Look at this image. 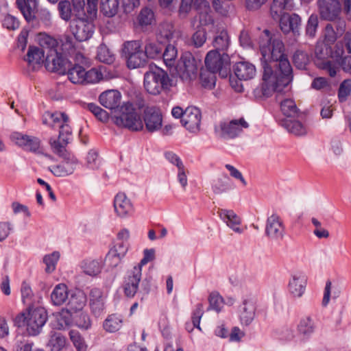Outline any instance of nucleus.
Segmentation results:
<instances>
[{
  "label": "nucleus",
  "instance_id": "obj_1",
  "mask_svg": "<svg viewBox=\"0 0 351 351\" xmlns=\"http://www.w3.org/2000/svg\"><path fill=\"white\" fill-rule=\"evenodd\" d=\"M263 68V83L254 90L256 99H265L274 92H282L293 80V69L285 54V45L278 37L265 29L259 36Z\"/></svg>",
  "mask_w": 351,
  "mask_h": 351
},
{
  "label": "nucleus",
  "instance_id": "obj_2",
  "mask_svg": "<svg viewBox=\"0 0 351 351\" xmlns=\"http://www.w3.org/2000/svg\"><path fill=\"white\" fill-rule=\"evenodd\" d=\"M137 110L133 104L124 103L119 109L114 111L112 117L114 123L121 128H128L132 131H138L143 128V123L141 118L140 109L144 106V101L141 100L138 104Z\"/></svg>",
  "mask_w": 351,
  "mask_h": 351
},
{
  "label": "nucleus",
  "instance_id": "obj_3",
  "mask_svg": "<svg viewBox=\"0 0 351 351\" xmlns=\"http://www.w3.org/2000/svg\"><path fill=\"white\" fill-rule=\"evenodd\" d=\"M47 311L36 303H29L23 312V326L29 335L39 334L47 320Z\"/></svg>",
  "mask_w": 351,
  "mask_h": 351
},
{
  "label": "nucleus",
  "instance_id": "obj_4",
  "mask_svg": "<svg viewBox=\"0 0 351 351\" xmlns=\"http://www.w3.org/2000/svg\"><path fill=\"white\" fill-rule=\"evenodd\" d=\"M143 84L148 93L157 95L171 86V80L166 71L156 67L145 73Z\"/></svg>",
  "mask_w": 351,
  "mask_h": 351
},
{
  "label": "nucleus",
  "instance_id": "obj_5",
  "mask_svg": "<svg viewBox=\"0 0 351 351\" xmlns=\"http://www.w3.org/2000/svg\"><path fill=\"white\" fill-rule=\"evenodd\" d=\"M66 74L69 80L73 84H90L97 83L102 79V73L96 69L86 71L78 64H73L66 69Z\"/></svg>",
  "mask_w": 351,
  "mask_h": 351
},
{
  "label": "nucleus",
  "instance_id": "obj_6",
  "mask_svg": "<svg viewBox=\"0 0 351 351\" xmlns=\"http://www.w3.org/2000/svg\"><path fill=\"white\" fill-rule=\"evenodd\" d=\"M198 68L197 60L191 52L186 51L182 53L175 69L177 75L182 81L190 82L196 79Z\"/></svg>",
  "mask_w": 351,
  "mask_h": 351
},
{
  "label": "nucleus",
  "instance_id": "obj_7",
  "mask_svg": "<svg viewBox=\"0 0 351 351\" xmlns=\"http://www.w3.org/2000/svg\"><path fill=\"white\" fill-rule=\"evenodd\" d=\"M205 64L207 69L219 73L222 77H226L230 72V58L226 53L221 54L217 51H209L205 58Z\"/></svg>",
  "mask_w": 351,
  "mask_h": 351
},
{
  "label": "nucleus",
  "instance_id": "obj_8",
  "mask_svg": "<svg viewBox=\"0 0 351 351\" xmlns=\"http://www.w3.org/2000/svg\"><path fill=\"white\" fill-rule=\"evenodd\" d=\"M319 18L328 22L345 21L341 16L342 8L339 0H317Z\"/></svg>",
  "mask_w": 351,
  "mask_h": 351
},
{
  "label": "nucleus",
  "instance_id": "obj_9",
  "mask_svg": "<svg viewBox=\"0 0 351 351\" xmlns=\"http://www.w3.org/2000/svg\"><path fill=\"white\" fill-rule=\"evenodd\" d=\"M60 132L57 140H51L50 144L53 152L58 156L66 158L68 156L65 147L69 143L72 134L71 127L67 123L60 125Z\"/></svg>",
  "mask_w": 351,
  "mask_h": 351
},
{
  "label": "nucleus",
  "instance_id": "obj_10",
  "mask_svg": "<svg viewBox=\"0 0 351 351\" xmlns=\"http://www.w3.org/2000/svg\"><path fill=\"white\" fill-rule=\"evenodd\" d=\"M69 66H71V62L64 58L61 53L47 54L45 67L48 71L64 75Z\"/></svg>",
  "mask_w": 351,
  "mask_h": 351
},
{
  "label": "nucleus",
  "instance_id": "obj_11",
  "mask_svg": "<svg viewBox=\"0 0 351 351\" xmlns=\"http://www.w3.org/2000/svg\"><path fill=\"white\" fill-rule=\"evenodd\" d=\"M94 32V25L92 21L84 17L76 19L74 26L72 27V32L75 39L80 42L88 40Z\"/></svg>",
  "mask_w": 351,
  "mask_h": 351
},
{
  "label": "nucleus",
  "instance_id": "obj_12",
  "mask_svg": "<svg viewBox=\"0 0 351 351\" xmlns=\"http://www.w3.org/2000/svg\"><path fill=\"white\" fill-rule=\"evenodd\" d=\"M143 120L145 128L149 132L158 131L162 128V113L156 107H147L144 110Z\"/></svg>",
  "mask_w": 351,
  "mask_h": 351
},
{
  "label": "nucleus",
  "instance_id": "obj_13",
  "mask_svg": "<svg viewBox=\"0 0 351 351\" xmlns=\"http://www.w3.org/2000/svg\"><path fill=\"white\" fill-rule=\"evenodd\" d=\"M346 30V21H337L327 23L324 30V43L328 45H333L339 38L343 36Z\"/></svg>",
  "mask_w": 351,
  "mask_h": 351
},
{
  "label": "nucleus",
  "instance_id": "obj_14",
  "mask_svg": "<svg viewBox=\"0 0 351 351\" xmlns=\"http://www.w3.org/2000/svg\"><path fill=\"white\" fill-rule=\"evenodd\" d=\"M201 117L200 110L196 107L191 106L185 109L181 122L187 130L195 132L199 128Z\"/></svg>",
  "mask_w": 351,
  "mask_h": 351
},
{
  "label": "nucleus",
  "instance_id": "obj_15",
  "mask_svg": "<svg viewBox=\"0 0 351 351\" xmlns=\"http://www.w3.org/2000/svg\"><path fill=\"white\" fill-rule=\"evenodd\" d=\"M247 127V123L243 118L229 123H222L220 125V136L226 138H232L242 131V128Z\"/></svg>",
  "mask_w": 351,
  "mask_h": 351
},
{
  "label": "nucleus",
  "instance_id": "obj_16",
  "mask_svg": "<svg viewBox=\"0 0 351 351\" xmlns=\"http://www.w3.org/2000/svg\"><path fill=\"white\" fill-rule=\"evenodd\" d=\"M276 21H279L280 28L284 34H287L291 32L295 36L299 35L301 19L298 14H285Z\"/></svg>",
  "mask_w": 351,
  "mask_h": 351
},
{
  "label": "nucleus",
  "instance_id": "obj_17",
  "mask_svg": "<svg viewBox=\"0 0 351 351\" xmlns=\"http://www.w3.org/2000/svg\"><path fill=\"white\" fill-rule=\"evenodd\" d=\"M128 245L125 242H119L114 245L107 254L105 261L111 267H117L126 255Z\"/></svg>",
  "mask_w": 351,
  "mask_h": 351
},
{
  "label": "nucleus",
  "instance_id": "obj_18",
  "mask_svg": "<svg viewBox=\"0 0 351 351\" xmlns=\"http://www.w3.org/2000/svg\"><path fill=\"white\" fill-rule=\"evenodd\" d=\"M121 95L117 90H108L102 93L99 97L100 104L111 110L112 114L120 108Z\"/></svg>",
  "mask_w": 351,
  "mask_h": 351
},
{
  "label": "nucleus",
  "instance_id": "obj_19",
  "mask_svg": "<svg viewBox=\"0 0 351 351\" xmlns=\"http://www.w3.org/2000/svg\"><path fill=\"white\" fill-rule=\"evenodd\" d=\"M141 278V269L139 267H134L123 285V291L126 297L133 298L135 295L138 289Z\"/></svg>",
  "mask_w": 351,
  "mask_h": 351
},
{
  "label": "nucleus",
  "instance_id": "obj_20",
  "mask_svg": "<svg viewBox=\"0 0 351 351\" xmlns=\"http://www.w3.org/2000/svg\"><path fill=\"white\" fill-rule=\"evenodd\" d=\"M26 56L27 58H23V60L27 62V69L29 71L38 69L44 62V51L38 47L29 46Z\"/></svg>",
  "mask_w": 351,
  "mask_h": 351
},
{
  "label": "nucleus",
  "instance_id": "obj_21",
  "mask_svg": "<svg viewBox=\"0 0 351 351\" xmlns=\"http://www.w3.org/2000/svg\"><path fill=\"white\" fill-rule=\"evenodd\" d=\"M36 13L37 0H23V18L32 28L39 25V20L36 16Z\"/></svg>",
  "mask_w": 351,
  "mask_h": 351
},
{
  "label": "nucleus",
  "instance_id": "obj_22",
  "mask_svg": "<svg viewBox=\"0 0 351 351\" xmlns=\"http://www.w3.org/2000/svg\"><path fill=\"white\" fill-rule=\"evenodd\" d=\"M36 40L41 47V50H47V54L53 53L58 51L59 42L53 36L45 32H40L36 35Z\"/></svg>",
  "mask_w": 351,
  "mask_h": 351
},
{
  "label": "nucleus",
  "instance_id": "obj_23",
  "mask_svg": "<svg viewBox=\"0 0 351 351\" xmlns=\"http://www.w3.org/2000/svg\"><path fill=\"white\" fill-rule=\"evenodd\" d=\"M234 72L240 80H249L256 75L255 66L248 62H239L234 66Z\"/></svg>",
  "mask_w": 351,
  "mask_h": 351
},
{
  "label": "nucleus",
  "instance_id": "obj_24",
  "mask_svg": "<svg viewBox=\"0 0 351 351\" xmlns=\"http://www.w3.org/2000/svg\"><path fill=\"white\" fill-rule=\"evenodd\" d=\"M68 299L66 308L73 313L82 311L86 303V295L80 290H75Z\"/></svg>",
  "mask_w": 351,
  "mask_h": 351
},
{
  "label": "nucleus",
  "instance_id": "obj_25",
  "mask_svg": "<svg viewBox=\"0 0 351 351\" xmlns=\"http://www.w3.org/2000/svg\"><path fill=\"white\" fill-rule=\"evenodd\" d=\"M90 306L95 316H100L104 310L103 294L97 288L92 289L90 294Z\"/></svg>",
  "mask_w": 351,
  "mask_h": 351
},
{
  "label": "nucleus",
  "instance_id": "obj_26",
  "mask_svg": "<svg viewBox=\"0 0 351 351\" xmlns=\"http://www.w3.org/2000/svg\"><path fill=\"white\" fill-rule=\"evenodd\" d=\"M284 228L278 216L273 215L267 219L266 226L267 234L274 239L282 238Z\"/></svg>",
  "mask_w": 351,
  "mask_h": 351
},
{
  "label": "nucleus",
  "instance_id": "obj_27",
  "mask_svg": "<svg viewBox=\"0 0 351 351\" xmlns=\"http://www.w3.org/2000/svg\"><path fill=\"white\" fill-rule=\"evenodd\" d=\"M132 205L125 193H119L114 200V208L120 217H125L132 210Z\"/></svg>",
  "mask_w": 351,
  "mask_h": 351
},
{
  "label": "nucleus",
  "instance_id": "obj_28",
  "mask_svg": "<svg viewBox=\"0 0 351 351\" xmlns=\"http://www.w3.org/2000/svg\"><path fill=\"white\" fill-rule=\"evenodd\" d=\"M291 0H273L270 7V14L273 19L277 20L280 16L287 14L286 11L292 8Z\"/></svg>",
  "mask_w": 351,
  "mask_h": 351
},
{
  "label": "nucleus",
  "instance_id": "obj_29",
  "mask_svg": "<svg viewBox=\"0 0 351 351\" xmlns=\"http://www.w3.org/2000/svg\"><path fill=\"white\" fill-rule=\"evenodd\" d=\"M306 286L304 276H293V279L289 283V291L293 297L300 298L303 295Z\"/></svg>",
  "mask_w": 351,
  "mask_h": 351
},
{
  "label": "nucleus",
  "instance_id": "obj_30",
  "mask_svg": "<svg viewBox=\"0 0 351 351\" xmlns=\"http://www.w3.org/2000/svg\"><path fill=\"white\" fill-rule=\"evenodd\" d=\"M256 306L255 303L251 299L245 300L243 306L240 310V317L242 322L249 325L254 318Z\"/></svg>",
  "mask_w": 351,
  "mask_h": 351
},
{
  "label": "nucleus",
  "instance_id": "obj_31",
  "mask_svg": "<svg viewBox=\"0 0 351 351\" xmlns=\"http://www.w3.org/2000/svg\"><path fill=\"white\" fill-rule=\"evenodd\" d=\"M230 45V36L228 34V32L225 29H223L220 32H218L216 36L214 37L213 41V46L215 48L213 51H222L225 53L226 51L228 50Z\"/></svg>",
  "mask_w": 351,
  "mask_h": 351
},
{
  "label": "nucleus",
  "instance_id": "obj_32",
  "mask_svg": "<svg viewBox=\"0 0 351 351\" xmlns=\"http://www.w3.org/2000/svg\"><path fill=\"white\" fill-rule=\"evenodd\" d=\"M69 121V117L63 112H56L53 113L47 112L43 116V123L45 125H49L52 127L67 123Z\"/></svg>",
  "mask_w": 351,
  "mask_h": 351
},
{
  "label": "nucleus",
  "instance_id": "obj_33",
  "mask_svg": "<svg viewBox=\"0 0 351 351\" xmlns=\"http://www.w3.org/2000/svg\"><path fill=\"white\" fill-rule=\"evenodd\" d=\"M52 303L60 306L68 299V288L64 284L56 285L51 294Z\"/></svg>",
  "mask_w": 351,
  "mask_h": 351
},
{
  "label": "nucleus",
  "instance_id": "obj_34",
  "mask_svg": "<svg viewBox=\"0 0 351 351\" xmlns=\"http://www.w3.org/2000/svg\"><path fill=\"white\" fill-rule=\"evenodd\" d=\"M163 48L161 43L147 40L143 51L145 55H146L147 59H154L161 56Z\"/></svg>",
  "mask_w": 351,
  "mask_h": 351
},
{
  "label": "nucleus",
  "instance_id": "obj_35",
  "mask_svg": "<svg viewBox=\"0 0 351 351\" xmlns=\"http://www.w3.org/2000/svg\"><path fill=\"white\" fill-rule=\"evenodd\" d=\"M125 60H126L127 66L130 69L143 67L147 62L143 50L125 58Z\"/></svg>",
  "mask_w": 351,
  "mask_h": 351
},
{
  "label": "nucleus",
  "instance_id": "obj_36",
  "mask_svg": "<svg viewBox=\"0 0 351 351\" xmlns=\"http://www.w3.org/2000/svg\"><path fill=\"white\" fill-rule=\"evenodd\" d=\"M142 50L143 49L141 40H135L125 41L122 45L121 55L125 58Z\"/></svg>",
  "mask_w": 351,
  "mask_h": 351
},
{
  "label": "nucleus",
  "instance_id": "obj_37",
  "mask_svg": "<svg viewBox=\"0 0 351 351\" xmlns=\"http://www.w3.org/2000/svg\"><path fill=\"white\" fill-rule=\"evenodd\" d=\"M119 6V0H101V12L108 17L114 16L118 12Z\"/></svg>",
  "mask_w": 351,
  "mask_h": 351
},
{
  "label": "nucleus",
  "instance_id": "obj_38",
  "mask_svg": "<svg viewBox=\"0 0 351 351\" xmlns=\"http://www.w3.org/2000/svg\"><path fill=\"white\" fill-rule=\"evenodd\" d=\"M66 339L59 332H53L49 340L47 346L51 351H61L66 346Z\"/></svg>",
  "mask_w": 351,
  "mask_h": 351
},
{
  "label": "nucleus",
  "instance_id": "obj_39",
  "mask_svg": "<svg viewBox=\"0 0 351 351\" xmlns=\"http://www.w3.org/2000/svg\"><path fill=\"white\" fill-rule=\"evenodd\" d=\"M51 171L56 176H66L74 171V165L69 161L63 162L60 165L53 166Z\"/></svg>",
  "mask_w": 351,
  "mask_h": 351
},
{
  "label": "nucleus",
  "instance_id": "obj_40",
  "mask_svg": "<svg viewBox=\"0 0 351 351\" xmlns=\"http://www.w3.org/2000/svg\"><path fill=\"white\" fill-rule=\"evenodd\" d=\"M215 73L216 72L209 69L202 71L199 75L202 86L208 89L214 88L216 82Z\"/></svg>",
  "mask_w": 351,
  "mask_h": 351
},
{
  "label": "nucleus",
  "instance_id": "obj_41",
  "mask_svg": "<svg viewBox=\"0 0 351 351\" xmlns=\"http://www.w3.org/2000/svg\"><path fill=\"white\" fill-rule=\"evenodd\" d=\"M58 10L60 18L66 22L71 20L72 5L71 3L68 0H62L58 4Z\"/></svg>",
  "mask_w": 351,
  "mask_h": 351
},
{
  "label": "nucleus",
  "instance_id": "obj_42",
  "mask_svg": "<svg viewBox=\"0 0 351 351\" xmlns=\"http://www.w3.org/2000/svg\"><path fill=\"white\" fill-rule=\"evenodd\" d=\"M103 326L106 331L115 332L121 328L122 320L115 315H110L104 321Z\"/></svg>",
  "mask_w": 351,
  "mask_h": 351
},
{
  "label": "nucleus",
  "instance_id": "obj_43",
  "mask_svg": "<svg viewBox=\"0 0 351 351\" xmlns=\"http://www.w3.org/2000/svg\"><path fill=\"white\" fill-rule=\"evenodd\" d=\"M293 61L298 69H306V66L310 62V58L306 52L298 49L293 54Z\"/></svg>",
  "mask_w": 351,
  "mask_h": 351
},
{
  "label": "nucleus",
  "instance_id": "obj_44",
  "mask_svg": "<svg viewBox=\"0 0 351 351\" xmlns=\"http://www.w3.org/2000/svg\"><path fill=\"white\" fill-rule=\"evenodd\" d=\"M61 43V51L64 54L69 56L74 55L75 53V45L73 38L69 35H63L60 40Z\"/></svg>",
  "mask_w": 351,
  "mask_h": 351
},
{
  "label": "nucleus",
  "instance_id": "obj_45",
  "mask_svg": "<svg viewBox=\"0 0 351 351\" xmlns=\"http://www.w3.org/2000/svg\"><path fill=\"white\" fill-rule=\"evenodd\" d=\"M280 108L282 113L287 117H295L298 115V108L292 99H287L282 101L280 104Z\"/></svg>",
  "mask_w": 351,
  "mask_h": 351
},
{
  "label": "nucleus",
  "instance_id": "obj_46",
  "mask_svg": "<svg viewBox=\"0 0 351 351\" xmlns=\"http://www.w3.org/2000/svg\"><path fill=\"white\" fill-rule=\"evenodd\" d=\"M73 313L64 308L61 310L58 317V328L64 329L69 326L73 321L72 314Z\"/></svg>",
  "mask_w": 351,
  "mask_h": 351
},
{
  "label": "nucleus",
  "instance_id": "obj_47",
  "mask_svg": "<svg viewBox=\"0 0 351 351\" xmlns=\"http://www.w3.org/2000/svg\"><path fill=\"white\" fill-rule=\"evenodd\" d=\"M178 52L176 47L173 45H168L166 46L162 58L165 63L168 66L174 65Z\"/></svg>",
  "mask_w": 351,
  "mask_h": 351
},
{
  "label": "nucleus",
  "instance_id": "obj_48",
  "mask_svg": "<svg viewBox=\"0 0 351 351\" xmlns=\"http://www.w3.org/2000/svg\"><path fill=\"white\" fill-rule=\"evenodd\" d=\"M351 93V79L343 80L339 85L338 99L340 103L345 102Z\"/></svg>",
  "mask_w": 351,
  "mask_h": 351
},
{
  "label": "nucleus",
  "instance_id": "obj_49",
  "mask_svg": "<svg viewBox=\"0 0 351 351\" xmlns=\"http://www.w3.org/2000/svg\"><path fill=\"white\" fill-rule=\"evenodd\" d=\"M206 40V30L203 27L197 29L191 38V43L196 48L202 47Z\"/></svg>",
  "mask_w": 351,
  "mask_h": 351
},
{
  "label": "nucleus",
  "instance_id": "obj_50",
  "mask_svg": "<svg viewBox=\"0 0 351 351\" xmlns=\"http://www.w3.org/2000/svg\"><path fill=\"white\" fill-rule=\"evenodd\" d=\"M154 19V12L148 8H143L138 16V21L141 27L151 25Z\"/></svg>",
  "mask_w": 351,
  "mask_h": 351
},
{
  "label": "nucleus",
  "instance_id": "obj_51",
  "mask_svg": "<svg viewBox=\"0 0 351 351\" xmlns=\"http://www.w3.org/2000/svg\"><path fill=\"white\" fill-rule=\"evenodd\" d=\"M40 140L35 137L28 135H23V147L26 149L36 152L40 148Z\"/></svg>",
  "mask_w": 351,
  "mask_h": 351
},
{
  "label": "nucleus",
  "instance_id": "obj_52",
  "mask_svg": "<svg viewBox=\"0 0 351 351\" xmlns=\"http://www.w3.org/2000/svg\"><path fill=\"white\" fill-rule=\"evenodd\" d=\"M318 16L316 14H311L308 18L307 24L306 26V36L314 38L316 35L317 29L318 27Z\"/></svg>",
  "mask_w": 351,
  "mask_h": 351
},
{
  "label": "nucleus",
  "instance_id": "obj_53",
  "mask_svg": "<svg viewBox=\"0 0 351 351\" xmlns=\"http://www.w3.org/2000/svg\"><path fill=\"white\" fill-rule=\"evenodd\" d=\"M86 107L101 122H106L108 120V113L97 105L90 103L87 104Z\"/></svg>",
  "mask_w": 351,
  "mask_h": 351
},
{
  "label": "nucleus",
  "instance_id": "obj_54",
  "mask_svg": "<svg viewBox=\"0 0 351 351\" xmlns=\"http://www.w3.org/2000/svg\"><path fill=\"white\" fill-rule=\"evenodd\" d=\"M208 309H213L219 313L223 306V298L217 292H213L208 297Z\"/></svg>",
  "mask_w": 351,
  "mask_h": 351
},
{
  "label": "nucleus",
  "instance_id": "obj_55",
  "mask_svg": "<svg viewBox=\"0 0 351 351\" xmlns=\"http://www.w3.org/2000/svg\"><path fill=\"white\" fill-rule=\"evenodd\" d=\"M174 33L173 26L171 23H164L158 27V34L161 38L170 40L172 39Z\"/></svg>",
  "mask_w": 351,
  "mask_h": 351
},
{
  "label": "nucleus",
  "instance_id": "obj_56",
  "mask_svg": "<svg viewBox=\"0 0 351 351\" xmlns=\"http://www.w3.org/2000/svg\"><path fill=\"white\" fill-rule=\"evenodd\" d=\"M97 58L106 64H111L114 60V55L106 46H100L97 52Z\"/></svg>",
  "mask_w": 351,
  "mask_h": 351
},
{
  "label": "nucleus",
  "instance_id": "obj_57",
  "mask_svg": "<svg viewBox=\"0 0 351 351\" xmlns=\"http://www.w3.org/2000/svg\"><path fill=\"white\" fill-rule=\"evenodd\" d=\"M59 257L60 254L58 252H53L52 254L44 257L43 261L46 265L45 271L47 273H51L54 271L56 264L59 259Z\"/></svg>",
  "mask_w": 351,
  "mask_h": 351
},
{
  "label": "nucleus",
  "instance_id": "obj_58",
  "mask_svg": "<svg viewBox=\"0 0 351 351\" xmlns=\"http://www.w3.org/2000/svg\"><path fill=\"white\" fill-rule=\"evenodd\" d=\"M225 216L228 219V226H230L235 232H240V218L232 210H225Z\"/></svg>",
  "mask_w": 351,
  "mask_h": 351
},
{
  "label": "nucleus",
  "instance_id": "obj_59",
  "mask_svg": "<svg viewBox=\"0 0 351 351\" xmlns=\"http://www.w3.org/2000/svg\"><path fill=\"white\" fill-rule=\"evenodd\" d=\"M289 132L295 135H303L306 133V129L301 122L298 121H289L287 123Z\"/></svg>",
  "mask_w": 351,
  "mask_h": 351
},
{
  "label": "nucleus",
  "instance_id": "obj_60",
  "mask_svg": "<svg viewBox=\"0 0 351 351\" xmlns=\"http://www.w3.org/2000/svg\"><path fill=\"white\" fill-rule=\"evenodd\" d=\"M314 323L310 317H306V318L302 319L298 326V330L304 335L312 333L314 330Z\"/></svg>",
  "mask_w": 351,
  "mask_h": 351
},
{
  "label": "nucleus",
  "instance_id": "obj_61",
  "mask_svg": "<svg viewBox=\"0 0 351 351\" xmlns=\"http://www.w3.org/2000/svg\"><path fill=\"white\" fill-rule=\"evenodd\" d=\"M83 267L84 272L90 276H96L101 270L99 262L95 260L86 262Z\"/></svg>",
  "mask_w": 351,
  "mask_h": 351
},
{
  "label": "nucleus",
  "instance_id": "obj_62",
  "mask_svg": "<svg viewBox=\"0 0 351 351\" xmlns=\"http://www.w3.org/2000/svg\"><path fill=\"white\" fill-rule=\"evenodd\" d=\"M2 25L8 29L15 30L19 28L20 21L15 16L8 14L2 19Z\"/></svg>",
  "mask_w": 351,
  "mask_h": 351
},
{
  "label": "nucleus",
  "instance_id": "obj_63",
  "mask_svg": "<svg viewBox=\"0 0 351 351\" xmlns=\"http://www.w3.org/2000/svg\"><path fill=\"white\" fill-rule=\"evenodd\" d=\"M70 338L77 351H86V345L85 344L84 339L78 335L77 332L73 331L70 332Z\"/></svg>",
  "mask_w": 351,
  "mask_h": 351
},
{
  "label": "nucleus",
  "instance_id": "obj_64",
  "mask_svg": "<svg viewBox=\"0 0 351 351\" xmlns=\"http://www.w3.org/2000/svg\"><path fill=\"white\" fill-rule=\"evenodd\" d=\"M84 18L93 21L97 17V3L95 2L87 1L86 11H84Z\"/></svg>",
  "mask_w": 351,
  "mask_h": 351
}]
</instances>
